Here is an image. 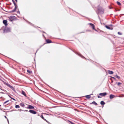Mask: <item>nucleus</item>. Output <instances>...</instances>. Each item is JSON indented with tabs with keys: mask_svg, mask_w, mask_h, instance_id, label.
Returning a JSON list of instances; mask_svg holds the SVG:
<instances>
[{
	"mask_svg": "<svg viewBox=\"0 0 124 124\" xmlns=\"http://www.w3.org/2000/svg\"><path fill=\"white\" fill-rule=\"evenodd\" d=\"M13 3L14 4L15 6V8L12 11V12H14V11H15L16 10V8H17V6L16 5V3H15L14 1V0H12Z\"/></svg>",
	"mask_w": 124,
	"mask_h": 124,
	"instance_id": "1",
	"label": "nucleus"
},
{
	"mask_svg": "<svg viewBox=\"0 0 124 124\" xmlns=\"http://www.w3.org/2000/svg\"><path fill=\"white\" fill-rule=\"evenodd\" d=\"M105 27L107 28L108 29L112 30L113 29L112 25H110L108 26L106 25Z\"/></svg>",
	"mask_w": 124,
	"mask_h": 124,
	"instance_id": "2",
	"label": "nucleus"
},
{
	"mask_svg": "<svg viewBox=\"0 0 124 124\" xmlns=\"http://www.w3.org/2000/svg\"><path fill=\"white\" fill-rule=\"evenodd\" d=\"M29 111L31 113L33 114H35L37 113V112L35 111L31 110H30Z\"/></svg>",
	"mask_w": 124,
	"mask_h": 124,
	"instance_id": "3",
	"label": "nucleus"
},
{
	"mask_svg": "<svg viewBox=\"0 0 124 124\" xmlns=\"http://www.w3.org/2000/svg\"><path fill=\"white\" fill-rule=\"evenodd\" d=\"M3 23L6 26H7L8 25L7 21L6 20H4L3 21Z\"/></svg>",
	"mask_w": 124,
	"mask_h": 124,
	"instance_id": "4",
	"label": "nucleus"
},
{
	"mask_svg": "<svg viewBox=\"0 0 124 124\" xmlns=\"http://www.w3.org/2000/svg\"><path fill=\"white\" fill-rule=\"evenodd\" d=\"M46 41L47 43H52V41L49 39H46Z\"/></svg>",
	"mask_w": 124,
	"mask_h": 124,
	"instance_id": "5",
	"label": "nucleus"
},
{
	"mask_svg": "<svg viewBox=\"0 0 124 124\" xmlns=\"http://www.w3.org/2000/svg\"><path fill=\"white\" fill-rule=\"evenodd\" d=\"M27 108L30 109H34V107L31 105H29L28 107Z\"/></svg>",
	"mask_w": 124,
	"mask_h": 124,
	"instance_id": "6",
	"label": "nucleus"
},
{
	"mask_svg": "<svg viewBox=\"0 0 124 124\" xmlns=\"http://www.w3.org/2000/svg\"><path fill=\"white\" fill-rule=\"evenodd\" d=\"M99 95L102 96H104L107 94L106 93H100L99 94Z\"/></svg>",
	"mask_w": 124,
	"mask_h": 124,
	"instance_id": "7",
	"label": "nucleus"
},
{
	"mask_svg": "<svg viewBox=\"0 0 124 124\" xmlns=\"http://www.w3.org/2000/svg\"><path fill=\"white\" fill-rule=\"evenodd\" d=\"M89 24L92 26V28L94 30L96 31H97L95 29L94 26L93 24L91 23H89Z\"/></svg>",
	"mask_w": 124,
	"mask_h": 124,
	"instance_id": "8",
	"label": "nucleus"
},
{
	"mask_svg": "<svg viewBox=\"0 0 124 124\" xmlns=\"http://www.w3.org/2000/svg\"><path fill=\"white\" fill-rule=\"evenodd\" d=\"M8 87H9L12 90H14V89H15V88L14 87H13L12 86H11L9 84L8 85Z\"/></svg>",
	"mask_w": 124,
	"mask_h": 124,
	"instance_id": "9",
	"label": "nucleus"
},
{
	"mask_svg": "<svg viewBox=\"0 0 124 124\" xmlns=\"http://www.w3.org/2000/svg\"><path fill=\"white\" fill-rule=\"evenodd\" d=\"M115 97V96L112 94H111L110 95L109 97L110 99H112Z\"/></svg>",
	"mask_w": 124,
	"mask_h": 124,
	"instance_id": "10",
	"label": "nucleus"
},
{
	"mask_svg": "<svg viewBox=\"0 0 124 124\" xmlns=\"http://www.w3.org/2000/svg\"><path fill=\"white\" fill-rule=\"evenodd\" d=\"M108 73L110 74H112L113 73V72L112 71L109 70L108 71Z\"/></svg>",
	"mask_w": 124,
	"mask_h": 124,
	"instance_id": "11",
	"label": "nucleus"
},
{
	"mask_svg": "<svg viewBox=\"0 0 124 124\" xmlns=\"http://www.w3.org/2000/svg\"><path fill=\"white\" fill-rule=\"evenodd\" d=\"M22 94L24 95L26 97V94L25 92L23 91H22Z\"/></svg>",
	"mask_w": 124,
	"mask_h": 124,
	"instance_id": "12",
	"label": "nucleus"
},
{
	"mask_svg": "<svg viewBox=\"0 0 124 124\" xmlns=\"http://www.w3.org/2000/svg\"><path fill=\"white\" fill-rule=\"evenodd\" d=\"M20 105L22 107H24L25 106V105L23 103H21Z\"/></svg>",
	"mask_w": 124,
	"mask_h": 124,
	"instance_id": "13",
	"label": "nucleus"
},
{
	"mask_svg": "<svg viewBox=\"0 0 124 124\" xmlns=\"http://www.w3.org/2000/svg\"><path fill=\"white\" fill-rule=\"evenodd\" d=\"M114 76L115 77L117 78L118 79H120V78L117 75H114Z\"/></svg>",
	"mask_w": 124,
	"mask_h": 124,
	"instance_id": "14",
	"label": "nucleus"
},
{
	"mask_svg": "<svg viewBox=\"0 0 124 124\" xmlns=\"http://www.w3.org/2000/svg\"><path fill=\"white\" fill-rule=\"evenodd\" d=\"M91 97V95H89L86 96V98L87 99H89Z\"/></svg>",
	"mask_w": 124,
	"mask_h": 124,
	"instance_id": "15",
	"label": "nucleus"
},
{
	"mask_svg": "<svg viewBox=\"0 0 124 124\" xmlns=\"http://www.w3.org/2000/svg\"><path fill=\"white\" fill-rule=\"evenodd\" d=\"M41 117L42 118V119H44V120H45L46 121V122H47V120H46L44 118V117H43V116L42 115H41Z\"/></svg>",
	"mask_w": 124,
	"mask_h": 124,
	"instance_id": "16",
	"label": "nucleus"
},
{
	"mask_svg": "<svg viewBox=\"0 0 124 124\" xmlns=\"http://www.w3.org/2000/svg\"><path fill=\"white\" fill-rule=\"evenodd\" d=\"M15 107L16 108H20V106L19 105H16Z\"/></svg>",
	"mask_w": 124,
	"mask_h": 124,
	"instance_id": "17",
	"label": "nucleus"
},
{
	"mask_svg": "<svg viewBox=\"0 0 124 124\" xmlns=\"http://www.w3.org/2000/svg\"><path fill=\"white\" fill-rule=\"evenodd\" d=\"M101 105H104L105 103L104 101H102L101 102Z\"/></svg>",
	"mask_w": 124,
	"mask_h": 124,
	"instance_id": "18",
	"label": "nucleus"
},
{
	"mask_svg": "<svg viewBox=\"0 0 124 124\" xmlns=\"http://www.w3.org/2000/svg\"><path fill=\"white\" fill-rule=\"evenodd\" d=\"M27 72H28L30 74H31L32 73V71H31L29 70H27Z\"/></svg>",
	"mask_w": 124,
	"mask_h": 124,
	"instance_id": "19",
	"label": "nucleus"
},
{
	"mask_svg": "<svg viewBox=\"0 0 124 124\" xmlns=\"http://www.w3.org/2000/svg\"><path fill=\"white\" fill-rule=\"evenodd\" d=\"M92 103L93 104H94L95 105H97V104L94 101Z\"/></svg>",
	"mask_w": 124,
	"mask_h": 124,
	"instance_id": "20",
	"label": "nucleus"
},
{
	"mask_svg": "<svg viewBox=\"0 0 124 124\" xmlns=\"http://www.w3.org/2000/svg\"><path fill=\"white\" fill-rule=\"evenodd\" d=\"M116 83L117 84L118 86H119L120 85L122 84L120 82H118L117 83Z\"/></svg>",
	"mask_w": 124,
	"mask_h": 124,
	"instance_id": "21",
	"label": "nucleus"
},
{
	"mask_svg": "<svg viewBox=\"0 0 124 124\" xmlns=\"http://www.w3.org/2000/svg\"><path fill=\"white\" fill-rule=\"evenodd\" d=\"M79 55L81 56L82 58H84L85 57L83 56V55H82L81 54H79Z\"/></svg>",
	"mask_w": 124,
	"mask_h": 124,
	"instance_id": "22",
	"label": "nucleus"
},
{
	"mask_svg": "<svg viewBox=\"0 0 124 124\" xmlns=\"http://www.w3.org/2000/svg\"><path fill=\"white\" fill-rule=\"evenodd\" d=\"M117 2V4L119 5H120L121 4V3H120L118 1H117L116 2Z\"/></svg>",
	"mask_w": 124,
	"mask_h": 124,
	"instance_id": "23",
	"label": "nucleus"
},
{
	"mask_svg": "<svg viewBox=\"0 0 124 124\" xmlns=\"http://www.w3.org/2000/svg\"><path fill=\"white\" fill-rule=\"evenodd\" d=\"M4 84H5V85H7V86H8V85H9V84H8L6 83V82H4Z\"/></svg>",
	"mask_w": 124,
	"mask_h": 124,
	"instance_id": "24",
	"label": "nucleus"
},
{
	"mask_svg": "<svg viewBox=\"0 0 124 124\" xmlns=\"http://www.w3.org/2000/svg\"><path fill=\"white\" fill-rule=\"evenodd\" d=\"M9 101H6L4 102V104H5L6 103H7V102H8Z\"/></svg>",
	"mask_w": 124,
	"mask_h": 124,
	"instance_id": "25",
	"label": "nucleus"
},
{
	"mask_svg": "<svg viewBox=\"0 0 124 124\" xmlns=\"http://www.w3.org/2000/svg\"><path fill=\"white\" fill-rule=\"evenodd\" d=\"M118 34L120 35H121L122 34L121 33L119 32H118Z\"/></svg>",
	"mask_w": 124,
	"mask_h": 124,
	"instance_id": "26",
	"label": "nucleus"
},
{
	"mask_svg": "<svg viewBox=\"0 0 124 124\" xmlns=\"http://www.w3.org/2000/svg\"><path fill=\"white\" fill-rule=\"evenodd\" d=\"M111 78H113V79H114V80H115L116 79V78H115L114 77H111Z\"/></svg>",
	"mask_w": 124,
	"mask_h": 124,
	"instance_id": "27",
	"label": "nucleus"
},
{
	"mask_svg": "<svg viewBox=\"0 0 124 124\" xmlns=\"http://www.w3.org/2000/svg\"><path fill=\"white\" fill-rule=\"evenodd\" d=\"M98 98H101V97H100V96H98Z\"/></svg>",
	"mask_w": 124,
	"mask_h": 124,
	"instance_id": "28",
	"label": "nucleus"
},
{
	"mask_svg": "<svg viewBox=\"0 0 124 124\" xmlns=\"http://www.w3.org/2000/svg\"><path fill=\"white\" fill-rule=\"evenodd\" d=\"M16 1V2H17V0H15Z\"/></svg>",
	"mask_w": 124,
	"mask_h": 124,
	"instance_id": "29",
	"label": "nucleus"
},
{
	"mask_svg": "<svg viewBox=\"0 0 124 124\" xmlns=\"http://www.w3.org/2000/svg\"><path fill=\"white\" fill-rule=\"evenodd\" d=\"M71 123L72 124H74V123Z\"/></svg>",
	"mask_w": 124,
	"mask_h": 124,
	"instance_id": "30",
	"label": "nucleus"
},
{
	"mask_svg": "<svg viewBox=\"0 0 124 124\" xmlns=\"http://www.w3.org/2000/svg\"><path fill=\"white\" fill-rule=\"evenodd\" d=\"M25 111H28L27 110H25Z\"/></svg>",
	"mask_w": 124,
	"mask_h": 124,
	"instance_id": "31",
	"label": "nucleus"
},
{
	"mask_svg": "<svg viewBox=\"0 0 124 124\" xmlns=\"http://www.w3.org/2000/svg\"><path fill=\"white\" fill-rule=\"evenodd\" d=\"M10 21H12V20H11L10 19Z\"/></svg>",
	"mask_w": 124,
	"mask_h": 124,
	"instance_id": "32",
	"label": "nucleus"
},
{
	"mask_svg": "<svg viewBox=\"0 0 124 124\" xmlns=\"http://www.w3.org/2000/svg\"><path fill=\"white\" fill-rule=\"evenodd\" d=\"M13 99V100H15V99Z\"/></svg>",
	"mask_w": 124,
	"mask_h": 124,
	"instance_id": "33",
	"label": "nucleus"
},
{
	"mask_svg": "<svg viewBox=\"0 0 124 124\" xmlns=\"http://www.w3.org/2000/svg\"><path fill=\"white\" fill-rule=\"evenodd\" d=\"M43 36H44V35H43Z\"/></svg>",
	"mask_w": 124,
	"mask_h": 124,
	"instance_id": "34",
	"label": "nucleus"
}]
</instances>
